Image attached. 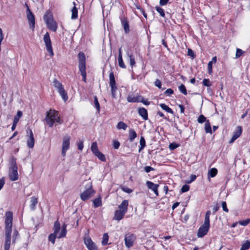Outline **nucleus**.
I'll list each match as a JSON object with an SVG mask.
<instances>
[{"instance_id": "obj_1", "label": "nucleus", "mask_w": 250, "mask_h": 250, "mask_svg": "<svg viewBox=\"0 0 250 250\" xmlns=\"http://www.w3.org/2000/svg\"><path fill=\"white\" fill-rule=\"evenodd\" d=\"M12 222V212L11 211L6 212L5 219V239L4 245V250H9L11 244Z\"/></svg>"}, {"instance_id": "obj_2", "label": "nucleus", "mask_w": 250, "mask_h": 250, "mask_svg": "<svg viewBox=\"0 0 250 250\" xmlns=\"http://www.w3.org/2000/svg\"><path fill=\"white\" fill-rule=\"evenodd\" d=\"M79 61V70L81 75L83 77V81L86 82V59L85 54L83 52H80L78 55Z\"/></svg>"}, {"instance_id": "obj_3", "label": "nucleus", "mask_w": 250, "mask_h": 250, "mask_svg": "<svg viewBox=\"0 0 250 250\" xmlns=\"http://www.w3.org/2000/svg\"><path fill=\"white\" fill-rule=\"evenodd\" d=\"M45 120L47 124L50 127H52L55 122L58 123L60 124H62L58 112L54 110L51 109L46 112Z\"/></svg>"}, {"instance_id": "obj_4", "label": "nucleus", "mask_w": 250, "mask_h": 250, "mask_svg": "<svg viewBox=\"0 0 250 250\" xmlns=\"http://www.w3.org/2000/svg\"><path fill=\"white\" fill-rule=\"evenodd\" d=\"M109 85L111 87V94L113 98H116V90L117 87L116 84V82L114 78V73L111 70L109 72Z\"/></svg>"}, {"instance_id": "obj_5", "label": "nucleus", "mask_w": 250, "mask_h": 250, "mask_svg": "<svg viewBox=\"0 0 250 250\" xmlns=\"http://www.w3.org/2000/svg\"><path fill=\"white\" fill-rule=\"evenodd\" d=\"M91 150L93 153L97 157L99 160L103 162H105L106 161L104 155L99 150L97 142H95L92 143Z\"/></svg>"}, {"instance_id": "obj_6", "label": "nucleus", "mask_w": 250, "mask_h": 250, "mask_svg": "<svg viewBox=\"0 0 250 250\" xmlns=\"http://www.w3.org/2000/svg\"><path fill=\"white\" fill-rule=\"evenodd\" d=\"M43 41L45 43L47 51L49 53L51 57L53 56L54 53L52 49L51 41L49 34L48 32H46L44 35Z\"/></svg>"}, {"instance_id": "obj_7", "label": "nucleus", "mask_w": 250, "mask_h": 250, "mask_svg": "<svg viewBox=\"0 0 250 250\" xmlns=\"http://www.w3.org/2000/svg\"><path fill=\"white\" fill-rule=\"evenodd\" d=\"M136 237L135 234L128 232L125 234V244L127 248L131 247L134 244Z\"/></svg>"}, {"instance_id": "obj_8", "label": "nucleus", "mask_w": 250, "mask_h": 250, "mask_svg": "<svg viewBox=\"0 0 250 250\" xmlns=\"http://www.w3.org/2000/svg\"><path fill=\"white\" fill-rule=\"evenodd\" d=\"M44 20L45 21L47 27L51 31L56 32L57 31L58 25L57 23L51 18L45 15Z\"/></svg>"}, {"instance_id": "obj_9", "label": "nucleus", "mask_w": 250, "mask_h": 250, "mask_svg": "<svg viewBox=\"0 0 250 250\" xmlns=\"http://www.w3.org/2000/svg\"><path fill=\"white\" fill-rule=\"evenodd\" d=\"M94 193V191L92 189V184L90 183L87 189L84 190L80 195L81 199L83 201H86L92 197V195Z\"/></svg>"}, {"instance_id": "obj_10", "label": "nucleus", "mask_w": 250, "mask_h": 250, "mask_svg": "<svg viewBox=\"0 0 250 250\" xmlns=\"http://www.w3.org/2000/svg\"><path fill=\"white\" fill-rule=\"evenodd\" d=\"M83 241L84 244L88 250H98V247L89 236H85Z\"/></svg>"}, {"instance_id": "obj_11", "label": "nucleus", "mask_w": 250, "mask_h": 250, "mask_svg": "<svg viewBox=\"0 0 250 250\" xmlns=\"http://www.w3.org/2000/svg\"><path fill=\"white\" fill-rule=\"evenodd\" d=\"M25 6L27 8L26 15L27 18L28 20L30 27L34 29L35 27V17L32 12L30 10L28 5L25 3Z\"/></svg>"}, {"instance_id": "obj_12", "label": "nucleus", "mask_w": 250, "mask_h": 250, "mask_svg": "<svg viewBox=\"0 0 250 250\" xmlns=\"http://www.w3.org/2000/svg\"><path fill=\"white\" fill-rule=\"evenodd\" d=\"M70 137L65 136L63 139L62 144V155L64 157L66 155L67 150L69 148Z\"/></svg>"}, {"instance_id": "obj_13", "label": "nucleus", "mask_w": 250, "mask_h": 250, "mask_svg": "<svg viewBox=\"0 0 250 250\" xmlns=\"http://www.w3.org/2000/svg\"><path fill=\"white\" fill-rule=\"evenodd\" d=\"M9 177L12 181H15L18 179V167L9 168Z\"/></svg>"}, {"instance_id": "obj_14", "label": "nucleus", "mask_w": 250, "mask_h": 250, "mask_svg": "<svg viewBox=\"0 0 250 250\" xmlns=\"http://www.w3.org/2000/svg\"><path fill=\"white\" fill-rule=\"evenodd\" d=\"M242 132V128L241 126H238L236 129L233 132L232 138L229 141V143H232L235 140H236L241 135Z\"/></svg>"}, {"instance_id": "obj_15", "label": "nucleus", "mask_w": 250, "mask_h": 250, "mask_svg": "<svg viewBox=\"0 0 250 250\" xmlns=\"http://www.w3.org/2000/svg\"><path fill=\"white\" fill-rule=\"evenodd\" d=\"M210 227L202 225L199 229L197 235L198 237H203L208 231Z\"/></svg>"}, {"instance_id": "obj_16", "label": "nucleus", "mask_w": 250, "mask_h": 250, "mask_svg": "<svg viewBox=\"0 0 250 250\" xmlns=\"http://www.w3.org/2000/svg\"><path fill=\"white\" fill-rule=\"evenodd\" d=\"M146 185L149 189H151L154 192L156 196H158V188L159 185L154 184L153 182L147 181L146 182Z\"/></svg>"}, {"instance_id": "obj_17", "label": "nucleus", "mask_w": 250, "mask_h": 250, "mask_svg": "<svg viewBox=\"0 0 250 250\" xmlns=\"http://www.w3.org/2000/svg\"><path fill=\"white\" fill-rule=\"evenodd\" d=\"M29 135L27 140V145L29 148H33L35 144V139L32 131L31 129L29 130Z\"/></svg>"}, {"instance_id": "obj_18", "label": "nucleus", "mask_w": 250, "mask_h": 250, "mask_svg": "<svg viewBox=\"0 0 250 250\" xmlns=\"http://www.w3.org/2000/svg\"><path fill=\"white\" fill-rule=\"evenodd\" d=\"M127 101L129 103H140V101H142V96L140 95H137L134 96L131 95H128L127 98Z\"/></svg>"}, {"instance_id": "obj_19", "label": "nucleus", "mask_w": 250, "mask_h": 250, "mask_svg": "<svg viewBox=\"0 0 250 250\" xmlns=\"http://www.w3.org/2000/svg\"><path fill=\"white\" fill-rule=\"evenodd\" d=\"M22 113L21 111H18L17 112V115L14 117L13 123L11 127V129L12 131H14L15 129L16 125L19 122V119L22 116Z\"/></svg>"}, {"instance_id": "obj_20", "label": "nucleus", "mask_w": 250, "mask_h": 250, "mask_svg": "<svg viewBox=\"0 0 250 250\" xmlns=\"http://www.w3.org/2000/svg\"><path fill=\"white\" fill-rule=\"evenodd\" d=\"M125 212H124L121 210L118 209L116 210L115 212L113 219L118 221H120L124 218L125 214Z\"/></svg>"}, {"instance_id": "obj_21", "label": "nucleus", "mask_w": 250, "mask_h": 250, "mask_svg": "<svg viewBox=\"0 0 250 250\" xmlns=\"http://www.w3.org/2000/svg\"><path fill=\"white\" fill-rule=\"evenodd\" d=\"M128 206V201L127 200H124L122 203L119 205V210H121L124 212H126L127 210V207Z\"/></svg>"}, {"instance_id": "obj_22", "label": "nucleus", "mask_w": 250, "mask_h": 250, "mask_svg": "<svg viewBox=\"0 0 250 250\" xmlns=\"http://www.w3.org/2000/svg\"><path fill=\"white\" fill-rule=\"evenodd\" d=\"M121 21L122 24L123 26L124 29L126 34L128 33L129 32V26L128 22L126 20V19L123 18L121 19Z\"/></svg>"}, {"instance_id": "obj_23", "label": "nucleus", "mask_w": 250, "mask_h": 250, "mask_svg": "<svg viewBox=\"0 0 250 250\" xmlns=\"http://www.w3.org/2000/svg\"><path fill=\"white\" fill-rule=\"evenodd\" d=\"M138 113L141 116L143 119L145 120H146L148 119V115L147 111L146 109L144 107L140 108L138 110Z\"/></svg>"}, {"instance_id": "obj_24", "label": "nucleus", "mask_w": 250, "mask_h": 250, "mask_svg": "<svg viewBox=\"0 0 250 250\" xmlns=\"http://www.w3.org/2000/svg\"><path fill=\"white\" fill-rule=\"evenodd\" d=\"M137 136V133L133 129H130L129 130L128 139L130 142H133Z\"/></svg>"}, {"instance_id": "obj_25", "label": "nucleus", "mask_w": 250, "mask_h": 250, "mask_svg": "<svg viewBox=\"0 0 250 250\" xmlns=\"http://www.w3.org/2000/svg\"><path fill=\"white\" fill-rule=\"evenodd\" d=\"M38 203V199L35 197H32L30 199V208L34 210L35 209L36 206Z\"/></svg>"}, {"instance_id": "obj_26", "label": "nucleus", "mask_w": 250, "mask_h": 250, "mask_svg": "<svg viewBox=\"0 0 250 250\" xmlns=\"http://www.w3.org/2000/svg\"><path fill=\"white\" fill-rule=\"evenodd\" d=\"M58 92L64 102H66L68 100L67 94L64 88L59 90Z\"/></svg>"}, {"instance_id": "obj_27", "label": "nucleus", "mask_w": 250, "mask_h": 250, "mask_svg": "<svg viewBox=\"0 0 250 250\" xmlns=\"http://www.w3.org/2000/svg\"><path fill=\"white\" fill-rule=\"evenodd\" d=\"M67 232L66 225L63 224L62 228V230L60 234L58 235V238H61L65 236Z\"/></svg>"}, {"instance_id": "obj_28", "label": "nucleus", "mask_w": 250, "mask_h": 250, "mask_svg": "<svg viewBox=\"0 0 250 250\" xmlns=\"http://www.w3.org/2000/svg\"><path fill=\"white\" fill-rule=\"evenodd\" d=\"M53 83L54 86L57 89L58 91L63 88V86L62 83L58 81L56 79H54Z\"/></svg>"}, {"instance_id": "obj_29", "label": "nucleus", "mask_w": 250, "mask_h": 250, "mask_svg": "<svg viewBox=\"0 0 250 250\" xmlns=\"http://www.w3.org/2000/svg\"><path fill=\"white\" fill-rule=\"evenodd\" d=\"M53 230V234H55V235H57L58 233L60 230V224L58 221H56L54 223Z\"/></svg>"}, {"instance_id": "obj_30", "label": "nucleus", "mask_w": 250, "mask_h": 250, "mask_svg": "<svg viewBox=\"0 0 250 250\" xmlns=\"http://www.w3.org/2000/svg\"><path fill=\"white\" fill-rule=\"evenodd\" d=\"M205 130L207 133L212 134L211 125L208 120L207 121L205 124Z\"/></svg>"}, {"instance_id": "obj_31", "label": "nucleus", "mask_w": 250, "mask_h": 250, "mask_svg": "<svg viewBox=\"0 0 250 250\" xmlns=\"http://www.w3.org/2000/svg\"><path fill=\"white\" fill-rule=\"evenodd\" d=\"M218 171L216 168H212L208 170V176L209 177H214L217 174Z\"/></svg>"}, {"instance_id": "obj_32", "label": "nucleus", "mask_w": 250, "mask_h": 250, "mask_svg": "<svg viewBox=\"0 0 250 250\" xmlns=\"http://www.w3.org/2000/svg\"><path fill=\"white\" fill-rule=\"evenodd\" d=\"M93 203L94 204V208H96L99 207H101L102 205V200L101 197H98L93 201Z\"/></svg>"}, {"instance_id": "obj_33", "label": "nucleus", "mask_w": 250, "mask_h": 250, "mask_svg": "<svg viewBox=\"0 0 250 250\" xmlns=\"http://www.w3.org/2000/svg\"><path fill=\"white\" fill-rule=\"evenodd\" d=\"M94 104L97 112L99 113L100 111V105L98 100V98L96 96H94Z\"/></svg>"}, {"instance_id": "obj_34", "label": "nucleus", "mask_w": 250, "mask_h": 250, "mask_svg": "<svg viewBox=\"0 0 250 250\" xmlns=\"http://www.w3.org/2000/svg\"><path fill=\"white\" fill-rule=\"evenodd\" d=\"M127 127V125L124 122L120 121L119 122L117 125V128L118 129H123L124 130H126Z\"/></svg>"}, {"instance_id": "obj_35", "label": "nucleus", "mask_w": 250, "mask_h": 250, "mask_svg": "<svg viewBox=\"0 0 250 250\" xmlns=\"http://www.w3.org/2000/svg\"><path fill=\"white\" fill-rule=\"evenodd\" d=\"M140 145L139 152H140L146 146V141L144 137L141 136L140 140Z\"/></svg>"}, {"instance_id": "obj_36", "label": "nucleus", "mask_w": 250, "mask_h": 250, "mask_svg": "<svg viewBox=\"0 0 250 250\" xmlns=\"http://www.w3.org/2000/svg\"><path fill=\"white\" fill-rule=\"evenodd\" d=\"M160 106L164 110L167 112L172 114L173 113V110L169 107L167 105L165 104H161Z\"/></svg>"}, {"instance_id": "obj_37", "label": "nucleus", "mask_w": 250, "mask_h": 250, "mask_svg": "<svg viewBox=\"0 0 250 250\" xmlns=\"http://www.w3.org/2000/svg\"><path fill=\"white\" fill-rule=\"evenodd\" d=\"M118 60L119 66L123 68H125L126 66L123 62L122 54H119Z\"/></svg>"}, {"instance_id": "obj_38", "label": "nucleus", "mask_w": 250, "mask_h": 250, "mask_svg": "<svg viewBox=\"0 0 250 250\" xmlns=\"http://www.w3.org/2000/svg\"><path fill=\"white\" fill-rule=\"evenodd\" d=\"M78 17V10L75 6H74L72 9V16L71 18L72 19H76Z\"/></svg>"}, {"instance_id": "obj_39", "label": "nucleus", "mask_w": 250, "mask_h": 250, "mask_svg": "<svg viewBox=\"0 0 250 250\" xmlns=\"http://www.w3.org/2000/svg\"><path fill=\"white\" fill-rule=\"evenodd\" d=\"M250 248V242L246 241L244 244H242L240 249L242 250H247Z\"/></svg>"}, {"instance_id": "obj_40", "label": "nucleus", "mask_w": 250, "mask_h": 250, "mask_svg": "<svg viewBox=\"0 0 250 250\" xmlns=\"http://www.w3.org/2000/svg\"><path fill=\"white\" fill-rule=\"evenodd\" d=\"M179 91L184 95H187V91L185 86L183 84H181L178 87Z\"/></svg>"}, {"instance_id": "obj_41", "label": "nucleus", "mask_w": 250, "mask_h": 250, "mask_svg": "<svg viewBox=\"0 0 250 250\" xmlns=\"http://www.w3.org/2000/svg\"><path fill=\"white\" fill-rule=\"evenodd\" d=\"M127 55L129 58V63L131 67L135 65V61L134 58L132 57V55L127 53Z\"/></svg>"}, {"instance_id": "obj_42", "label": "nucleus", "mask_w": 250, "mask_h": 250, "mask_svg": "<svg viewBox=\"0 0 250 250\" xmlns=\"http://www.w3.org/2000/svg\"><path fill=\"white\" fill-rule=\"evenodd\" d=\"M108 238L109 237L107 233H104L103 235V240L102 242V244L103 245H105L107 244Z\"/></svg>"}, {"instance_id": "obj_43", "label": "nucleus", "mask_w": 250, "mask_h": 250, "mask_svg": "<svg viewBox=\"0 0 250 250\" xmlns=\"http://www.w3.org/2000/svg\"><path fill=\"white\" fill-rule=\"evenodd\" d=\"M11 167H18L17 166L16 159L14 157H12L10 161Z\"/></svg>"}, {"instance_id": "obj_44", "label": "nucleus", "mask_w": 250, "mask_h": 250, "mask_svg": "<svg viewBox=\"0 0 250 250\" xmlns=\"http://www.w3.org/2000/svg\"><path fill=\"white\" fill-rule=\"evenodd\" d=\"M58 236L55 235V234L51 233L49 235L48 239L52 243V244H54L55 242V239Z\"/></svg>"}, {"instance_id": "obj_45", "label": "nucleus", "mask_w": 250, "mask_h": 250, "mask_svg": "<svg viewBox=\"0 0 250 250\" xmlns=\"http://www.w3.org/2000/svg\"><path fill=\"white\" fill-rule=\"evenodd\" d=\"M156 10L160 14V15L162 17H165V14L164 11L161 7H160V6H156Z\"/></svg>"}, {"instance_id": "obj_46", "label": "nucleus", "mask_w": 250, "mask_h": 250, "mask_svg": "<svg viewBox=\"0 0 250 250\" xmlns=\"http://www.w3.org/2000/svg\"><path fill=\"white\" fill-rule=\"evenodd\" d=\"M198 122L202 124L206 122V118L203 115H200L198 118Z\"/></svg>"}, {"instance_id": "obj_47", "label": "nucleus", "mask_w": 250, "mask_h": 250, "mask_svg": "<svg viewBox=\"0 0 250 250\" xmlns=\"http://www.w3.org/2000/svg\"><path fill=\"white\" fill-rule=\"evenodd\" d=\"M244 52L242 50L239 48H237L236 49V52L235 54V57L236 58H239L240 56L242 55Z\"/></svg>"}, {"instance_id": "obj_48", "label": "nucleus", "mask_w": 250, "mask_h": 250, "mask_svg": "<svg viewBox=\"0 0 250 250\" xmlns=\"http://www.w3.org/2000/svg\"><path fill=\"white\" fill-rule=\"evenodd\" d=\"M250 222V219H247L245 220H242L241 221H239V223L242 226H246Z\"/></svg>"}, {"instance_id": "obj_49", "label": "nucleus", "mask_w": 250, "mask_h": 250, "mask_svg": "<svg viewBox=\"0 0 250 250\" xmlns=\"http://www.w3.org/2000/svg\"><path fill=\"white\" fill-rule=\"evenodd\" d=\"M189 186L187 185H184L182 187L181 190V192L184 193V192L188 191L189 190Z\"/></svg>"}, {"instance_id": "obj_50", "label": "nucleus", "mask_w": 250, "mask_h": 250, "mask_svg": "<svg viewBox=\"0 0 250 250\" xmlns=\"http://www.w3.org/2000/svg\"><path fill=\"white\" fill-rule=\"evenodd\" d=\"M203 225L210 227L209 217H206V216L205 217L204 222Z\"/></svg>"}, {"instance_id": "obj_51", "label": "nucleus", "mask_w": 250, "mask_h": 250, "mask_svg": "<svg viewBox=\"0 0 250 250\" xmlns=\"http://www.w3.org/2000/svg\"><path fill=\"white\" fill-rule=\"evenodd\" d=\"M203 84L206 86H209L211 85L209 80L207 79H204L203 80Z\"/></svg>"}, {"instance_id": "obj_52", "label": "nucleus", "mask_w": 250, "mask_h": 250, "mask_svg": "<svg viewBox=\"0 0 250 250\" xmlns=\"http://www.w3.org/2000/svg\"><path fill=\"white\" fill-rule=\"evenodd\" d=\"M174 91L171 88H168L166 90V91L164 92L165 95L167 96H170L172 94H173Z\"/></svg>"}, {"instance_id": "obj_53", "label": "nucleus", "mask_w": 250, "mask_h": 250, "mask_svg": "<svg viewBox=\"0 0 250 250\" xmlns=\"http://www.w3.org/2000/svg\"><path fill=\"white\" fill-rule=\"evenodd\" d=\"M179 146V145H178L176 143H172V144H170V145L169 146V148L171 150H174V149H176V148H177Z\"/></svg>"}, {"instance_id": "obj_54", "label": "nucleus", "mask_w": 250, "mask_h": 250, "mask_svg": "<svg viewBox=\"0 0 250 250\" xmlns=\"http://www.w3.org/2000/svg\"><path fill=\"white\" fill-rule=\"evenodd\" d=\"M222 207L224 211H225L226 212H229V209L227 207V204H226V202L223 201L222 202Z\"/></svg>"}, {"instance_id": "obj_55", "label": "nucleus", "mask_w": 250, "mask_h": 250, "mask_svg": "<svg viewBox=\"0 0 250 250\" xmlns=\"http://www.w3.org/2000/svg\"><path fill=\"white\" fill-rule=\"evenodd\" d=\"M208 72L209 74H211L212 71V63L211 62H208Z\"/></svg>"}, {"instance_id": "obj_56", "label": "nucleus", "mask_w": 250, "mask_h": 250, "mask_svg": "<svg viewBox=\"0 0 250 250\" xmlns=\"http://www.w3.org/2000/svg\"><path fill=\"white\" fill-rule=\"evenodd\" d=\"M122 189L123 191L127 193H130L132 192V190L131 189L127 187H123L122 188Z\"/></svg>"}, {"instance_id": "obj_57", "label": "nucleus", "mask_w": 250, "mask_h": 250, "mask_svg": "<svg viewBox=\"0 0 250 250\" xmlns=\"http://www.w3.org/2000/svg\"><path fill=\"white\" fill-rule=\"evenodd\" d=\"M155 85L158 87L159 88H161L162 83L159 79H156L155 82Z\"/></svg>"}, {"instance_id": "obj_58", "label": "nucleus", "mask_w": 250, "mask_h": 250, "mask_svg": "<svg viewBox=\"0 0 250 250\" xmlns=\"http://www.w3.org/2000/svg\"><path fill=\"white\" fill-rule=\"evenodd\" d=\"M144 169L145 170V171L146 172V173H148L150 171H152V170H154V169L150 167V166H146L144 167Z\"/></svg>"}, {"instance_id": "obj_59", "label": "nucleus", "mask_w": 250, "mask_h": 250, "mask_svg": "<svg viewBox=\"0 0 250 250\" xmlns=\"http://www.w3.org/2000/svg\"><path fill=\"white\" fill-rule=\"evenodd\" d=\"M120 144L119 142L118 141H113V147L115 149L119 148L120 146Z\"/></svg>"}, {"instance_id": "obj_60", "label": "nucleus", "mask_w": 250, "mask_h": 250, "mask_svg": "<svg viewBox=\"0 0 250 250\" xmlns=\"http://www.w3.org/2000/svg\"><path fill=\"white\" fill-rule=\"evenodd\" d=\"M196 178V176L195 175H191L190 176V180L188 182V183H190L193 181H195Z\"/></svg>"}, {"instance_id": "obj_61", "label": "nucleus", "mask_w": 250, "mask_h": 250, "mask_svg": "<svg viewBox=\"0 0 250 250\" xmlns=\"http://www.w3.org/2000/svg\"><path fill=\"white\" fill-rule=\"evenodd\" d=\"M77 145H78V149L79 150H82L83 149V142H80L79 143H78Z\"/></svg>"}, {"instance_id": "obj_62", "label": "nucleus", "mask_w": 250, "mask_h": 250, "mask_svg": "<svg viewBox=\"0 0 250 250\" xmlns=\"http://www.w3.org/2000/svg\"><path fill=\"white\" fill-rule=\"evenodd\" d=\"M169 0H160V5L163 6L166 5L168 2Z\"/></svg>"}, {"instance_id": "obj_63", "label": "nucleus", "mask_w": 250, "mask_h": 250, "mask_svg": "<svg viewBox=\"0 0 250 250\" xmlns=\"http://www.w3.org/2000/svg\"><path fill=\"white\" fill-rule=\"evenodd\" d=\"M188 55L193 58H194L195 56L193 51L190 49H188Z\"/></svg>"}, {"instance_id": "obj_64", "label": "nucleus", "mask_w": 250, "mask_h": 250, "mask_svg": "<svg viewBox=\"0 0 250 250\" xmlns=\"http://www.w3.org/2000/svg\"><path fill=\"white\" fill-rule=\"evenodd\" d=\"M142 101H140V103H142L145 105H149L150 103L147 101H144L143 97L142 96Z\"/></svg>"}]
</instances>
